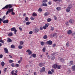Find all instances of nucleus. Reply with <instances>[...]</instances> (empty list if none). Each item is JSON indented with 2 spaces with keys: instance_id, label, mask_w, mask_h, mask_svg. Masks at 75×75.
<instances>
[{
  "instance_id": "obj_11",
  "label": "nucleus",
  "mask_w": 75,
  "mask_h": 75,
  "mask_svg": "<svg viewBox=\"0 0 75 75\" xmlns=\"http://www.w3.org/2000/svg\"><path fill=\"white\" fill-rule=\"evenodd\" d=\"M45 68L43 67L41 69L40 72H44L45 71Z\"/></svg>"
},
{
  "instance_id": "obj_45",
  "label": "nucleus",
  "mask_w": 75,
  "mask_h": 75,
  "mask_svg": "<svg viewBox=\"0 0 75 75\" xmlns=\"http://www.w3.org/2000/svg\"><path fill=\"white\" fill-rule=\"evenodd\" d=\"M6 18V16H4L3 18H2V21H4L5 19Z\"/></svg>"
},
{
  "instance_id": "obj_58",
  "label": "nucleus",
  "mask_w": 75,
  "mask_h": 75,
  "mask_svg": "<svg viewBox=\"0 0 75 75\" xmlns=\"http://www.w3.org/2000/svg\"><path fill=\"white\" fill-rule=\"evenodd\" d=\"M45 26L46 27V28H47V27H48V25L47 24H46L45 25Z\"/></svg>"
},
{
  "instance_id": "obj_29",
  "label": "nucleus",
  "mask_w": 75,
  "mask_h": 75,
  "mask_svg": "<svg viewBox=\"0 0 75 75\" xmlns=\"http://www.w3.org/2000/svg\"><path fill=\"white\" fill-rule=\"evenodd\" d=\"M51 21V18H49L47 20V22H50Z\"/></svg>"
},
{
  "instance_id": "obj_47",
  "label": "nucleus",
  "mask_w": 75,
  "mask_h": 75,
  "mask_svg": "<svg viewBox=\"0 0 75 75\" xmlns=\"http://www.w3.org/2000/svg\"><path fill=\"white\" fill-rule=\"evenodd\" d=\"M51 30L52 31H54V28L52 27H51Z\"/></svg>"
},
{
  "instance_id": "obj_36",
  "label": "nucleus",
  "mask_w": 75,
  "mask_h": 75,
  "mask_svg": "<svg viewBox=\"0 0 75 75\" xmlns=\"http://www.w3.org/2000/svg\"><path fill=\"white\" fill-rule=\"evenodd\" d=\"M47 35H45L43 37V38H44L45 40H46V39H47Z\"/></svg>"
},
{
  "instance_id": "obj_16",
  "label": "nucleus",
  "mask_w": 75,
  "mask_h": 75,
  "mask_svg": "<svg viewBox=\"0 0 75 75\" xmlns=\"http://www.w3.org/2000/svg\"><path fill=\"white\" fill-rule=\"evenodd\" d=\"M70 11H71V9H70V8H68V7L67 8L66 10V11L67 12H68V13H69V12Z\"/></svg>"
},
{
  "instance_id": "obj_9",
  "label": "nucleus",
  "mask_w": 75,
  "mask_h": 75,
  "mask_svg": "<svg viewBox=\"0 0 75 75\" xmlns=\"http://www.w3.org/2000/svg\"><path fill=\"white\" fill-rule=\"evenodd\" d=\"M4 50L5 51L4 52L5 54H7V53H8V49L6 48H4Z\"/></svg>"
},
{
  "instance_id": "obj_56",
  "label": "nucleus",
  "mask_w": 75,
  "mask_h": 75,
  "mask_svg": "<svg viewBox=\"0 0 75 75\" xmlns=\"http://www.w3.org/2000/svg\"><path fill=\"white\" fill-rule=\"evenodd\" d=\"M29 34H33V31H30L29 32Z\"/></svg>"
},
{
  "instance_id": "obj_24",
  "label": "nucleus",
  "mask_w": 75,
  "mask_h": 75,
  "mask_svg": "<svg viewBox=\"0 0 75 75\" xmlns=\"http://www.w3.org/2000/svg\"><path fill=\"white\" fill-rule=\"evenodd\" d=\"M42 6H44V7H47V4L46 3H43Z\"/></svg>"
},
{
  "instance_id": "obj_46",
  "label": "nucleus",
  "mask_w": 75,
  "mask_h": 75,
  "mask_svg": "<svg viewBox=\"0 0 75 75\" xmlns=\"http://www.w3.org/2000/svg\"><path fill=\"white\" fill-rule=\"evenodd\" d=\"M11 48H15V46L14 45H12L11 46Z\"/></svg>"
},
{
  "instance_id": "obj_25",
  "label": "nucleus",
  "mask_w": 75,
  "mask_h": 75,
  "mask_svg": "<svg viewBox=\"0 0 75 75\" xmlns=\"http://www.w3.org/2000/svg\"><path fill=\"white\" fill-rule=\"evenodd\" d=\"M1 65H2V67H4V65H5V63H4V62H1Z\"/></svg>"
},
{
  "instance_id": "obj_49",
  "label": "nucleus",
  "mask_w": 75,
  "mask_h": 75,
  "mask_svg": "<svg viewBox=\"0 0 75 75\" xmlns=\"http://www.w3.org/2000/svg\"><path fill=\"white\" fill-rule=\"evenodd\" d=\"M47 1H48L47 0H43V3H47Z\"/></svg>"
},
{
  "instance_id": "obj_48",
  "label": "nucleus",
  "mask_w": 75,
  "mask_h": 75,
  "mask_svg": "<svg viewBox=\"0 0 75 75\" xmlns=\"http://www.w3.org/2000/svg\"><path fill=\"white\" fill-rule=\"evenodd\" d=\"M54 18L55 20H57V17L56 16H54Z\"/></svg>"
},
{
  "instance_id": "obj_59",
  "label": "nucleus",
  "mask_w": 75,
  "mask_h": 75,
  "mask_svg": "<svg viewBox=\"0 0 75 75\" xmlns=\"http://www.w3.org/2000/svg\"><path fill=\"white\" fill-rule=\"evenodd\" d=\"M19 29L20 31H23V29H22V28H21L19 27Z\"/></svg>"
},
{
  "instance_id": "obj_28",
  "label": "nucleus",
  "mask_w": 75,
  "mask_h": 75,
  "mask_svg": "<svg viewBox=\"0 0 75 75\" xmlns=\"http://www.w3.org/2000/svg\"><path fill=\"white\" fill-rule=\"evenodd\" d=\"M41 45H44L45 44V42H40Z\"/></svg>"
},
{
  "instance_id": "obj_6",
  "label": "nucleus",
  "mask_w": 75,
  "mask_h": 75,
  "mask_svg": "<svg viewBox=\"0 0 75 75\" xmlns=\"http://www.w3.org/2000/svg\"><path fill=\"white\" fill-rule=\"evenodd\" d=\"M56 54V53H53V54H52V56L50 57L51 59H55V57H54V55Z\"/></svg>"
},
{
  "instance_id": "obj_3",
  "label": "nucleus",
  "mask_w": 75,
  "mask_h": 75,
  "mask_svg": "<svg viewBox=\"0 0 75 75\" xmlns=\"http://www.w3.org/2000/svg\"><path fill=\"white\" fill-rule=\"evenodd\" d=\"M8 11H6V15H7L8 14V13H11V12H13V8H12L11 9H8Z\"/></svg>"
},
{
  "instance_id": "obj_52",
  "label": "nucleus",
  "mask_w": 75,
  "mask_h": 75,
  "mask_svg": "<svg viewBox=\"0 0 75 75\" xmlns=\"http://www.w3.org/2000/svg\"><path fill=\"white\" fill-rule=\"evenodd\" d=\"M47 58H48L49 59H50L51 58V57H50L49 55H47Z\"/></svg>"
},
{
  "instance_id": "obj_5",
  "label": "nucleus",
  "mask_w": 75,
  "mask_h": 75,
  "mask_svg": "<svg viewBox=\"0 0 75 75\" xmlns=\"http://www.w3.org/2000/svg\"><path fill=\"white\" fill-rule=\"evenodd\" d=\"M26 52H28L29 55H31L32 54V52L29 49H28L26 51Z\"/></svg>"
},
{
  "instance_id": "obj_54",
  "label": "nucleus",
  "mask_w": 75,
  "mask_h": 75,
  "mask_svg": "<svg viewBox=\"0 0 75 75\" xmlns=\"http://www.w3.org/2000/svg\"><path fill=\"white\" fill-rule=\"evenodd\" d=\"M11 74L12 75H14V70H13L11 71Z\"/></svg>"
},
{
  "instance_id": "obj_30",
  "label": "nucleus",
  "mask_w": 75,
  "mask_h": 75,
  "mask_svg": "<svg viewBox=\"0 0 75 75\" xmlns=\"http://www.w3.org/2000/svg\"><path fill=\"white\" fill-rule=\"evenodd\" d=\"M69 46V42H68L66 44V46L68 47Z\"/></svg>"
},
{
  "instance_id": "obj_57",
  "label": "nucleus",
  "mask_w": 75,
  "mask_h": 75,
  "mask_svg": "<svg viewBox=\"0 0 75 75\" xmlns=\"http://www.w3.org/2000/svg\"><path fill=\"white\" fill-rule=\"evenodd\" d=\"M3 55L2 54L0 55V58H3Z\"/></svg>"
},
{
  "instance_id": "obj_40",
  "label": "nucleus",
  "mask_w": 75,
  "mask_h": 75,
  "mask_svg": "<svg viewBox=\"0 0 75 75\" xmlns=\"http://www.w3.org/2000/svg\"><path fill=\"white\" fill-rule=\"evenodd\" d=\"M25 20L26 21H28V17H26L25 18Z\"/></svg>"
},
{
  "instance_id": "obj_33",
  "label": "nucleus",
  "mask_w": 75,
  "mask_h": 75,
  "mask_svg": "<svg viewBox=\"0 0 75 75\" xmlns=\"http://www.w3.org/2000/svg\"><path fill=\"white\" fill-rule=\"evenodd\" d=\"M11 66L12 67H15V64L14 63H12L11 64Z\"/></svg>"
},
{
  "instance_id": "obj_38",
  "label": "nucleus",
  "mask_w": 75,
  "mask_h": 75,
  "mask_svg": "<svg viewBox=\"0 0 75 75\" xmlns=\"http://www.w3.org/2000/svg\"><path fill=\"white\" fill-rule=\"evenodd\" d=\"M24 44V42L23 41H21L20 42V45H23Z\"/></svg>"
},
{
  "instance_id": "obj_10",
  "label": "nucleus",
  "mask_w": 75,
  "mask_h": 75,
  "mask_svg": "<svg viewBox=\"0 0 75 75\" xmlns=\"http://www.w3.org/2000/svg\"><path fill=\"white\" fill-rule=\"evenodd\" d=\"M58 64H54L52 68H54V69H56L57 68V66Z\"/></svg>"
},
{
  "instance_id": "obj_14",
  "label": "nucleus",
  "mask_w": 75,
  "mask_h": 75,
  "mask_svg": "<svg viewBox=\"0 0 75 75\" xmlns=\"http://www.w3.org/2000/svg\"><path fill=\"white\" fill-rule=\"evenodd\" d=\"M72 31L70 30H68L67 32V34H72Z\"/></svg>"
},
{
  "instance_id": "obj_12",
  "label": "nucleus",
  "mask_w": 75,
  "mask_h": 75,
  "mask_svg": "<svg viewBox=\"0 0 75 75\" xmlns=\"http://www.w3.org/2000/svg\"><path fill=\"white\" fill-rule=\"evenodd\" d=\"M7 42H12V40H11L10 38H8V40H7Z\"/></svg>"
},
{
  "instance_id": "obj_23",
  "label": "nucleus",
  "mask_w": 75,
  "mask_h": 75,
  "mask_svg": "<svg viewBox=\"0 0 75 75\" xmlns=\"http://www.w3.org/2000/svg\"><path fill=\"white\" fill-rule=\"evenodd\" d=\"M49 14H50L49 13L46 12L44 14V16H47L48 15H49Z\"/></svg>"
},
{
  "instance_id": "obj_13",
  "label": "nucleus",
  "mask_w": 75,
  "mask_h": 75,
  "mask_svg": "<svg viewBox=\"0 0 75 75\" xmlns=\"http://www.w3.org/2000/svg\"><path fill=\"white\" fill-rule=\"evenodd\" d=\"M71 70L73 71H75V65H74L71 67Z\"/></svg>"
},
{
  "instance_id": "obj_60",
  "label": "nucleus",
  "mask_w": 75,
  "mask_h": 75,
  "mask_svg": "<svg viewBox=\"0 0 75 75\" xmlns=\"http://www.w3.org/2000/svg\"><path fill=\"white\" fill-rule=\"evenodd\" d=\"M40 30H42V29H43V28H42V27H41L40 28Z\"/></svg>"
},
{
  "instance_id": "obj_4",
  "label": "nucleus",
  "mask_w": 75,
  "mask_h": 75,
  "mask_svg": "<svg viewBox=\"0 0 75 75\" xmlns=\"http://www.w3.org/2000/svg\"><path fill=\"white\" fill-rule=\"evenodd\" d=\"M69 23H70V24H73L75 23V20L73 19H71L69 20Z\"/></svg>"
},
{
  "instance_id": "obj_7",
  "label": "nucleus",
  "mask_w": 75,
  "mask_h": 75,
  "mask_svg": "<svg viewBox=\"0 0 75 75\" xmlns=\"http://www.w3.org/2000/svg\"><path fill=\"white\" fill-rule=\"evenodd\" d=\"M47 43L49 45H52V41L49 40L47 42Z\"/></svg>"
},
{
  "instance_id": "obj_51",
  "label": "nucleus",
  "mask_w": 75,
  "mask_h": 75,
  "mask_svg": "<svg viewBox=\"0 0 75 75\" xmlns=\"http://www.w3.org/2000/svg\"><path fill=\"white\" fill-rule=\"evenodd\" d=\"M30 19L31 20H34V18L32 17H31Z\"/></svg>"
},
{
  "instance_id": "obj_39",
  "label": "nucleus",
  "mask_w": 75,
  "mask_h": 75,
  "mask_svg": "<svg viewBox=\"0 0 75 75\" xmlns=\"http://www.w3.org/2000/svg\"><path fill=\"white\" fill-rule=\"evenodd\" d=\"M48 74L51 75L52 74V72L51 71H48Z\"/></svg>"
},
{
  "instance_id": "obj_32",
  "label": "nucleus",
  "mask_w": 75,
  "mask_h": 75,
  "mask_svg": "<svg viewBox=\"0 0 75 75\" xmlns=\"http://www.w3.org/2000/svg\"><path fill=\"white\" fill-rule=\"evenodd\" d=\"M57 33H55L53 34V37H57Z\"/></svg>"
},
{
  "instance_id": "obj_63",
  "label": "nucleus",
  "mask_w": 75,
  "mask_h": 75,
  "mask_svg": "<svg viewBox=\"0 0 75 75\" xmlns=\"http://www.w3.org/2000/svg\"><path fill=\"white\" fill-rule=\"evenodd\" d=\"M9 56L10 58H13V57H12V56H11V55H9Z\"/></svg>"
},
{
  "instance_id": "obj_34",
  "label": "nucleus",
  "mask_w": 75,
  "mask_h": 75,
  "mask_svg": "<svg viewBox=\"0 0 75 75\" xmlns=\"http://www.w3.org/2000/svg\"><path fill=\"white\" fill-rule=\"evenodd\" d=\"M38 11L41 12L42 11V9L41 8H40L38 10Z\"/></svg>"
},
{
  "instance_id": "obj_8",
  "label": "nucleus",
  "mask_w": 75,
  "mask_h": 75,
  "mask_svg": "<svg viewBox=\"0 0 75 75\" xmlns=\"http://www.w3.org/2000/svg\"><path fill=\"white\" fill-rule=\"evenodd\" d=\"M33 31L34 33H38V32L39 31V29L37 28L33 30Z\"/></svg>"
},
{
  "instance_id": "obj_43",
  "label": "nucleus",
  "mask_w": 75,
  "mask_h": 75,
  "mask_svg": "<svg viewBox=\"0 0 75 75\" xmlns=\"http://www.w3.org/2000/svg\"><path fill=\"white\" fill-rule=\"evenodd\" d=\"M9 63H11L13 62V61L12 60H9Z\"/></svg>"
},
{
  "instance_id": "obj_26",
  "label": "nucleus",
  "mask_w": 75,
  "mask_h": 75,
  "mask_svg": "<svg viewBox=\"0 0 75 75\" xmlns=\"http://www.w3.org/2000/svg\"><path fill=\"white\" fill-rule=\"evenodd\" d=\"M67 72L69 74H70V73H71V69H70V68H68Z\"/></svg>"
},
{
  "instance_id": "obj_35",
  "label": "nucleus",
  "mask_w": 75,
  "mask_h": 75,
  "mask_svg": "<svg viewBox=\"0 0 75 75\" xmlns=\"http://www.w3.org/2000/svg\"><path fill=\"white\" fill-rule=\"evenodd\" d=\"M37 16V15L35 13H33V16L34 17H35V16Z\"/></svg>"
},
{
  "instance_id": "obj_2",
  "label": "nucleus",
  "mask_w": 75,
  "mask_h": 75,
  "mask_svg": "<svg viewBox=\"0 0 75 75\" xmlns=\"http://www.w3.org/2000/svg\"><path fill=\"white\" fill-rule=\"evenodd\" d=\"M11 30L12 31H14V34L15 35H16L17 34V29H16V28L15 27H13L12 28H11Z\"/></svg>"
},
{
  "instance_id": "obj_27",
  "label": "nucleus",
  "mask_w": 75,
  "mask_h": 75,
  "mask_svg": "<svg viewBox=\"0 0 75 75\" xmlns=\"http://www.w3.org/2000/svg\"><path fill=\"white\" fill-rule=\"evenodd\" d=\"M9 37H11L13 35V33H10L8 34Z\"/></svg>"
},
{
  "instance_id": "obj_19",
  "label": "nucleus",
  "mask_w": 75,
  "mask_h": 75,
  "mask_svg": "<svg viewBox=\"0 0 75 75\" xmlns=\"http://www.w3.org/2000/svg\"><path fill=\"white\" fill-rule=\"evenodd\" d=\"M68 8H69L70 9H71L72 8V4H70L69 5V6L68 7Z\"/></svg>"
},
{
  "instance_id": "obj_15",
  "label": "nucleus",
  "mask_w": 75,
  "mask_h": 75,
  "mask_svg": "<svg viewBox=\"0 0 75 75\" xmlns=\"http://www.w3.org/2000/svg\"><path fill=\"white\" fill-rule=\"evenodd\" d=\"M3 23L4 24H6V23H8V20H4L3 21Z\"/></svg>"
},
{
  "instance_id": "obj_18",
  "label": "nucleus",
  "mask_w": 75,
  "mask_h": 75,
  "mask_svg": "<svg viewBox=\"0 0 75 75\" xmlns=\"http://www.w3.org/2000/svg\"><path fill=\"white\" fill-rule=\"evenodd\" d=\"M74 64V61H71L69 62V65L71 66V65H72Z\"/></svg>"
},
{
  "instance_id": "obj_42",
  "label": "nucleus",
  "mask_w": 75,
  "mask_h": 75,
  "mask_svg": "<svg viewBox=\"0 0 75 75\" xmlns=\"http://www.w3.org/2000/svg\"><path fill=\"white\" fill-rule=\"evenodd\" d=\"M66 25H69V22L68 21L66 22L65 23Z\"/></svg>"
},
{
  "instance_id": "obj_37",
  "label": "nucleus",
  "mask_w": 75,
  "mask_h": 75,
  "mask_svg": "<svg viewBox=\"0 0 75 75\" xmlns=\"http://www.w3.org/2000/svg\"><path fill=\"white\" fill-rule=\"evenodd\" d=\"M32 56L33 58H35L36 57V54H32Z\"/></svg>"
},
{
  "instance_id": "obj_64",
  "label": "nucleus",
  "mask_w": 75,
  "mask_h": 75,
  "mask_svg": "<svg viewBox=\"0 0 75 75\" xmlns=\"http://www.w3.org/2000/svg\"><path fill=\"white\" fill-rule=\"evenodd\" d=\"M34 75H37V73L36 72H35L34 73Z\"/></svg>"
},
{
  "instance_id": "obj_44",
  "label": "nucleus",
  "mask_w": 75,
  "mask_h": 75,
  "mask_svg": "<svg viewBox=\"0 0 75 75\" xmlns=\"http://www.w3.org/2000/svg\"><path fill=\"white\" fill-rule=\"evenodd\" d=\"M46 50V48H45V47L42 50V51L43 52H45Z\"/></svg>"
},
{
  "instance_id": "obj_61",
  "label": "nucleus",
  "mask_w": 75,
  "mask_h": 75,
  "mask_svg": "<svg viewBox=\"0 0 75 75\" xmlns=\"http://www.w3.org/2000/svg\"><path fill=\"white\" fill-rule=\"evenodd\" d=\"M20 60L22 62L23 61V58H22V57H20Z\"/></svg>"
},
{
  "instance_id": "obj_20",
  "label": "nucleus",
  "mask_w": 75,
  "mask_h": 75,
  "mask_svg": "<svg viewBox=\"0 0 75 75\" xmlns=\"http://www.w3.org/2000/svg\"><path fill=\"white\" fill-rule=\"evenodd\" d=\"M60 61L62 63H64V59L63 58H60Z\"/></svg>"
},
{
  "instance_id": "obj_50",
  "label": "nucleus",
  "mask_w": 75,
  "mask_h": 75,
  "mask_svg": "<svg viewBox=\"0 0 75 75\" xmlns=\"http://www.w3.org/2000/svg\"><path fill=\"white\" fill-rule=\"evenodd\" d=\"M16 67H18L19 66H20V65H19V64H16L15 65Z\"/></svg>"
},
{
  "instance_id": "obj_55",
  "label": "nucleus",
  "mask_w": 75,
  "mask_h": 75,
  "mask_svg": "<svg viewBox=\"0 0 75 75\" xmlns=\"http://www.w3.org/2000/svg\"><path fill=\"white\" fill-rule=\"evenodd\" d=\"M6 71H7V68H5L4 70V72H6Z\"/></svg>"
},
{
  "instance_id": "obj_41",
  "label": "nucleus",
  "mask_w": 75,
  "mask_h": 75,
  "mask_svg": "<svg viewBox=\"0 0 75 75\" xmlns=\"http://www.w3.org/2000/svg\"><path fill=\"white\" fill-rule=\"evenodd\" d=\"M30 22H28L26 23V24L27 25H29V24H30Z\"/></svg>"
},
{
  "instance_id": "obj_62",
  "label": "nucleus",
  "mask_w": 75,
  "mask_h": 75,
  "mask_svg": "<svg viewBox=\"0 0 75 75\" xmlns=\"http://www.w3.org/2000/svg\"><path fill=\"white\" fill-rule=\"evenodd\" d=\"M11 14L12 15H14V14H15V13L13 12H12Z\"/></svg>"
},
{
  "instance_id": "obj_1",
  "label": "nucleus",
  "mask_w": 75,
  "mask_h": 75,
  "mask_svg": "<svg viewBox=\"0 0 75 75\" xmlns=\"http://www.w3.org/2000/svg\"><path fill=\"white\" fill-rule=\"evenodd\" d=\"M8 8L9 9L10 8H12V6L11 5L9 4L6 5L5 7L2 8V9H3V10H4V9H5V8H6V9H7Z\"/></svg>"
},
{
  "instance_id": "obj_17",
  "label": "nucleus",
  "mask_w": 75,
  "mask_h": 75,
  "mask_svg": "<svg viewBox=\"0 0 75 75\" xmlns=\"http://www.w3.org/2000/svg\"><path fill=\"white\" fill-rule=\"evenodd\" d=\"M39 65L40 67H43V66L44 65V64L42 63H40L39 64Z\"/></svg>"
},
{
  "instance_id": "obj_31",
  "label": "nucleus",
  "mask_w": 75,
  "mask_h": 75,
  "mask_svg": "<svg viewBox=\"0 0 75 75\" xmlns=\"http://www.w3.org/2000/svg\"><path fill=\"white\" fill-rule=\"evenodd\" d=\"M18 48L19 49H22V48H23V46L21 45H19Z\"/></svg>"
},
{
  "instance_id": "obj_22",
  "label": "nucleus",
  "mask_w": 75,
  "mask_h": 75,
  "mask_svg": "<svg viewBox=\"0 0 75 75\" xmlns=\"http://www.w3.org/2000/svg\"><path fill=\"white\" fill-rule=\"evenodd\" d=\"M61 66L60 65H57V68L58 69H61Z\"/></svg>"
},
{
  "instance_id": "obj_53",
  "label": "nucleus",
  "mask_w": 75,
  "mask_h": 75,
  "mask_svg": "<svg viewBox=\"0 0 75 75\" xmlns=\"http://www.w3.org/2000/svg\"><path fill=\"white\" fill-rule=\"evenodd\" d=\"M0 42H2V43H3V44H4V41L3 40H0Z\"/></svg>"
},
{
  "instance_id": "obj_21",
  "label": "nucleus",
  "mask_w": 75,
  "mask_h": 75,
  "mask_svg": "<svg viewBox=\"0 0 75 75\" xmlns=\"http://www.w3.org/2000/svg\"><path fill=\"white\" fill-rule=\"evenodd\" d=\"M56 10H57V11H60V10H61V8L59 7H57L56 8Z\"/></svg>"
}]
</instances>
